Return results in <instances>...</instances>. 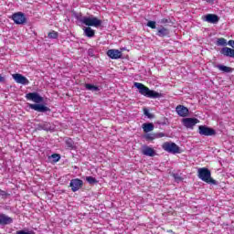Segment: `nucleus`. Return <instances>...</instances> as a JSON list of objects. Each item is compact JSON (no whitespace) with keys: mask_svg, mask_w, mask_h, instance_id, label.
Returning <instances> with one entry per match:
<instances>
[{"mask_svg":"<svg viewBox=\"0 0 234 234\" xmlns=\"http://www.w3.org/2000/svg\"><path fill=\"white\" fill-rule=\"evenodd\" d=\"M27 100L34 101L35 104H28L29 109L37 111V112H50V108L45 106L43 103L44 99L37 92H29L26 95Z\"/></svg>","mask_w":234,"mask_h":234,"instance_id":"obj_1","label":"nucleus"},{"mask_svg":"<svg viewBox=\"0 0 234 234\" xmlns=\"http://www.w3.org/2000/svg\"><path fill=\"white\" fill-rule=\"evenodd\" d=\"M133 85L136 87V89H138L142 96H144L145 98H152L154 100L156 98H162V93L150 90L149 87L140 82H134Z\"/></svg>","mask_w":234,"mask_h":234,"instance_id":"obj_2","label":"nucleus"},{"mask_svg":"<svg viewBox=\"0 0 234 234\" xmlns=\"http://www.w3.org/2000/svg\"><path fill=\"white\" fill-rule=\"evenodd\" d=\"M197 176L202 182L207 184H217V181L211 177V170H208L207 167H202L197 170Z\"/></svg>","mask_w":234,"mask_h":234,"instance_id":"obj_3","label":"nucleus"},{"mask_svg":"<svg viewBox=\"0 0 234 234\" xmlns=\"http://www.w3.org/2000/svg\"><path fill=\"white\" fill-rule=\"evenodd\" d=\"M162 149L172 154H180V146L173 142H165L162 144Z\"/></svg>","mask_w":234,"mask_h":234,"instance_id":"obj_4","label":"nucleus"},{"mask_svg":"<svg viewBox=\"0 0 234 234\" xmlns=\"http://www.w3.org/2000/svg\"><path fill=\"white\" fill-rule=\"evenodd\" d=\"M80 23H83V25H86V27H95V28H98L102 22L96 16H84L80 19Z\"/></svg>","mask_w":234,"mask_h":234,"instance_id":"obj_5","label":"nucleus"},{"mask_svg":"<svg viewBox=\"0 0 234 234\" xmlns=\"http://www.w3.org/2000/svg\"><path fill=\"white\" fill-rule=\"evenodd\" d=\"M11 19L16 25H25L27 23V16L23 12L14 13L11 16Z\"/></svg>","mask_w":234,"mask_h":234,"instance_id":"obj_6","label":"nucleus"},{"mask_svg":"<svg viewBox=\"0 0 234 234\" xmlns=\"http://www.w3.org/2000/svg\"><path fill=\"white\" fill-rule=\"evenodd\" d=\"M69 187H71V191L76 193V191H80L81 187H83V180L80 178L71 179L69 183Z\"/></svg>","mask_w":234,"mask_h":234,"instance_id":"obj_7","label":"nucleus"},{"mask_svg":"<svg viewBox=\"0 0 234 234\" xmlns=\"http://www.w3.org/2000/svg\"><path fill=\"white\" fill-rule=\"evenodd\" d=\"M176 112H177L178 116L181 118H186V116H189V109L182 104L176 107Z\"/></svg>","mask_w":234,"mask_h":234,"instance_id":"obj_8","label":"nucleus"},{"mask_svg":"<svg viewBox=\"0 0 234 234\" xmlns=\"http://www.w3.org/2000/svg\"><path fill=\"white\" fill-rule=\"evenodd\" d=\"M12 76L13 80H15V81L20 85H28V83H30V80H28V79H27V77L23 76L22 74L16 73Z\"/></svg>","mask_w":234,"mask_h":234,"instance_id":"obj_9","label":"nucleus"},{"mask_svg":"<svg viewBox=\"0 0 234 234\" xmlns=\"http://www.w3.org/2000/svg\"><path fill=\"white\" fill-rule=\"evenodd\" d=\"M217 133L213 128H209L207 126H199V134L203 136H214Z\"/></svg>","mask_w":234,"mask_h":234,"instance_id":"obj_10","label":"nucleus"},{"mask_svg":"<svg viewBox=\"0 0 234 234\" xmlns=\"http://www.w3.org/2000/svg\"><path fill=\"white\" fill-rule=\"evenodd\" d=\"M197 122H198V119L197 118L183 119V125L186 127V129H192V127H195V124Z\"/></svg>","mask_w":234,"mask_h":234,"instance_id":"obj_11","label":"nucleus"},{"mask_svg":"<svg viewBox=\"0 0 234 234\" xmlns=\"http://www.w3.org/2000/svg\"><path fill=\"white\" fill-rule=\"evenodd\" d=\"M204 21H207V23H211L212 25H217V23L220 21V18L215 14H207L205 16Z\"/></svg>","mask_w":234,"mask_h":234,"instance_id":"obj_12","label":"nucleus"},{"mask_svg":"<svg viewBox=\"0 0 234 234\" xmlns=\"http://www.w3.org/2000/svg\"><path fill=\"white\" fill-rule=\"evenodd\" d=\"M107 56L111 58V59H120L122 56V53L118 49H110L107 51Z\"/></svg>","mask_w":234,"mask_h":234,"instance_id":"obj_13","label":"nucleus"},{"mask_svg":"<svg viewBox=\"0 0 234 234\" xmlns=\"http://www.w3.org/2000/svg\"><path fill=\"white\" fill-rule=\"evenodd\" d=\"M14 219L5 214L0 213V226H8V224H12Z\"/></svg>","mask_w":234,"mask_h":234,"instance_id":"obj_14","label":"nucleus"},{"mask_svg":"<svg viewBox=\"0 0 234 234\" xmlns=\"http://www.w3.org/2000/svg\"><path fill=\"white\" fill-rule=\"evenodd\" d=\"M170 31L167 27H160L157 28L156 36L159 37H168Z\"/></svg>","mask_w":234,"mask_h":234,"instance_id":"obj_15","label":"nucleus"},{"mask_svg":"<svg viewBox=\"0 0 234 234\" xmlns=\"http://www.w3.org/2000/svg\"><path fill=\"white\" fill-rule=\"evenodd\" d=\"M142 154H144V156H155L156 155V152L151 148L150 146H144L142 149Z\"/></svg>","mask_w":234,"mask_h":234,"instance_id":"obj_16","label":"nucleus"},{"mask_svg":"<svg viewBox=\"0 0 234 234\" xmlns=\"http://www.w3.org/2000/svg\"><path fill=\"white\" fill-rule=\"evenodd\" d=\"M221 54H223V56H227L228 58H234V49L228 47L222 48Z\"/></svg>","mask_w":234,"mask_h":234,"instance_id":"obj_17","label":"nucleus"},{"mask_svg":"<svg viewBox=\"0 0 234 234\" xmlns=\"http://www.w3.org/2000/svg\"><path fill=\"white\" fill-rule=\"evenodd\" d=\"M143 130L144 133H151L152 131H154V124H153L152 122L144 123Z\"/></svg>","mask_w":234,"mask_h":234,"instance_id":"obj_18","label":"nucleus"},{"mask_svg":"<svg viewBox=\"0 0 234 234\" xmlns=\"http://www.w3.org/2000/svg\"><path fill=\"white\" fill-rule=\"evenodd\" d=\"M96 34V31H94L90 27H87L86 28H84V35L87 37H94Z\"/></svg>","mask_w":234,"mask_h":234,"instance_id":"obj_19","label":"nucleus"},{"mask_svg":"<svg viewBox=\"0 0 234 234\" xmlns=\"http://www.w3.org/2000/svg\"><path fill=\"white\" fill-rule=\"evenodd\" d=\"M216 67L218 69V70H221V72H225L227 74H229V72H233V68L231 67H228L224 65H218Z\"/></svg>","mask_w":234,"mask_h":234,"instance_id":"obj_20","label":"nucleus"},{"mask_svg":"<svg viewBox=\"0 0 234 234\" xmlns=\"http://www.w3.org/2000/svg\"><path fill=\"white\" fill-rule=\"evenodd\" d=\"M84 87L85 89H87V90H91V92H98V90H100V88L98 86H94L93 84L90 83H86Z\"/></svg>","mask_w":234,"mask_h":234,"instance_id":"obj_21","label":"nucleus"},{"mask_svg":"<svg viewBox=\"0 0 234 234\" xmlns=\"http://www.w3.org/2000/svg\"><path fill=\"white\" fill-rule=\"evenodd\" d=\"M65 144L68 149H74V141L71 138L66 139Z\"/></svg>","mask_w":234,"mask_h":234,"instance_id":"obj_22","label":"nucleus"},{"mask_svg":"<svg viewBox=\"0 0 234 234\" xmlns=\"http://www.w3.org/2000/svg\"><path fill=\"white\" fill-rule=\"evenodd\" d=\"M58 37L59 33H58V31H51L48 34V37L49 39H58Z\"/></svg>","mask_w":234,"mask_h":234,"instance_id":"obj_23","label":"nucleus"},{"mask_svg":"<svg viewBox=\"0 0 234 234\" xmlns=\"http://www.w3.org/2000/svg\"><path fill=\"white\" fill-rule=\"evenodd\" d=\"M218 47H226L228 45V41L224 37L218 38L217 41Z\"/></svg>","mask_w":234,"mask_h":234,"instance_id":"obj_24","label":"nucleus"},{"mask_svg":"<svg viewBox=\"0 0 234 234\" xmlns=\"http://www.w3.org/2000/svg\"><path fill=\"white\" fill-rule=\"evenodd\" d=\"M144 139H146L147 142H153V140H156L155 133H146L144 134Z\"/></svg>","mask_w":234,"mask_h":234,"instance_id":"obj_25","label":"nucleus"},{"mask_svg":"<svg viewBox=\"0 0 234 234\" xmlns=\"http://www.w3.org/2000/svg\"><path fill=\"white\" fill-rule=\"evenodd\" d=\"M0 197L4 200H5V198H8V197H10V193L0 188Z\"/></svg>","mask_w":234,"mask_h":234,"instance_id":"obj_26","label":"nucleus"},{"mask_svg":"<svg viewBox=\"0 0 234 234\" xmlns=\"http://www.w3.org/2000/svg\"><path fill=\"white\" fill-rule=\"evenodd\" d=\"M51 158L53 159V162L56 164L59 160H61V155L59 154H51Z\"/></svg>","mask_w":234,"mask_h":234,"instance_id":"obj_27","label":"nucleus"},{"mask_svg":"<svg viewBox=\"0 0 234 234\" xmlns=\"http://www.w3.org/2000/svg\"><path fill=\"white\" fill-rule=\"evenodd\" d=\"M86 181L89 182L90 184H98V180H96V177L92 176H87Z\"/></svg>","mask_w":234,"mask_h":234,"instance_id":"obj_28","label":"nucleus"},{"mask_svg":"<svg viewBox=\"0 0 234 234\" xmlns=\"http://www.w3.org/2000/svg\"><path fill=\"white\" fill-rule=\"evenodd\" d=\"M147 27H149L150 28H152V29H154V28H156V22L155 21H148V23H147Z\"/></svg>","mask_w":234,"mask_h":234,"instance_id":"obj_29","label":"nucleus"},{"mask_svg":"<svg viewBox=\"0 0 234 234\" xmlns=\"http://www.w3.org/2000/svg\"><path fill=\"white\" fill-rule=\"evenodd\" d=\"M172 176H173V178H175V180L176 182H182V180H183L182 177L180 176V175H178V174H173Z\"/></svg>","mask_w":234,"mask_h":234,"instance_id":"obj_30","label":"nucleus"},{"mask_svg":"<svg viewBox=\"0 0 234 234\" xmlns=\"http://www.w3.org/2000/svg\"><path fill=\"white\" fill-rule=\"evenodd\" d=\"M42 129H44V131H50V123L45 122L44 124H42Z\"/></svg>","mask_w":234,"mask_h":234,"instance_id":"obj_31","label":"nucleus"},{"mask_svg":"<svg viewBox=\"0 0 234 234\" xmlns=\"http://www.w3.org/2000/svg\"><path fill=\"white\" fill-rule=\"evenodd\" d=\"M16 234H36V232H34V231L27 232V231H25V230H17V231L16 232Z\"/></svg>","mask_w":234,"mask_h":234,"instance_id":"obj_32","label":"nucleus"},{"mask_svg":"<svg viewBox=\"0 0 234 234\" xmlns=\"http://www.w3.org/2000/svg\"><path fill=\"white\" fill-rule=\"evenodd\" d=\"M155 134V138H164V136H165V133H154Z\"/></svg>","mask_w":234,"mask_h":234,"instance_id":"obj_33","label":"nucleus"},{"mask_svg":"<svg viewBox=\"0 0 234 234\" xmlns=\"http://www.w3.org/2000/svg\"><path fill=\"white\" fill-rule=\"evenodd\" d=\"M144 115L147 116L148 118H151V113L147 109H144Z\"/></svg>","mask_w":234,"mask_h":234,"instance_id":"obj_34","label":"nucleus"},{"mask_svg":"<svg viewBox=\"0 0 234 234\" xmlns=\"http://www.w3.org/2000/svg\"><path fill=\"white\" fill-rule=\"evenodd\" d=\"M228 45L234 48V40H229Z\"/></svg>","mask_w":234,"mask_h":234,"instance_id":"obj_35","label":"nucleus"},{"mask_svg":"<svg viewBox=\"0 0 234 234\" xmlns=\"http://www.w3.org/2000/svg\"><path fill=\"white\" fill-rule=\"evenodd\" d=\"M161 23L163 24L169 23V20L167 18H163L161 19Z\"/></svg>","mask_w":234,"mask_h":234,"instance_id":"obj_36","label":"nucleus"},{"mask_svg":"<svg viewBox=\"0 0 234 234\" xmlns=\"http://www.w3.org/2000/svg\"><path fill=\"white\" fill-rule=\"evenodd\" d=\"M1 81H5V78H3V76L0 75V82Z\"/></svg>","mask_w":234,"mask_h":234,"instance_id":"obj_37","label":"nucleus"},{"mask_svg":"<svg viewBox=\"0 0 234 234\" xmlns=\"http://www.w3.org/2000/svg\"><path fill=\"white\" fill-rule=\"evenodd\" d=\"M207 3H213L214 0H206Z\"/></svg>","mask_w":234,"mask_h":234,"instance_id":"obj_38","label":"nucleus"},{"mask_svg":"<svg viewBox=\"0 0 234 234\" xmlns=\"http://www.w3.org/2000/svg\"><path fill=\"white\" fill-rule=\"evenodd\" d=\"M168 233H173V230H168Z\"/></svg>","mask_w":234,"mask_h":234,"instance_id":"obj_39","label":"nucleus"}]
</instances>
